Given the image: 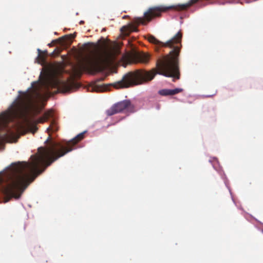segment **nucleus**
<instances>
[{
    "instance_id": "7",
    "label": "nucleus",
    "mask_w": 263,
    "mask_h": 263,
    "mask_svg": "<svg viewBox=\"0 0 263 263\" xmlns=\"http://www.w3.org/2000/svg\"><path fill=\"white\" fill-rule=\"evenodd\" d=\"M45 85L48 91L50 88L56 89L58 92L66 93L71 91L76 87V84L73 81H62L55 77L46 78Z\"/></svg>"
},
{
    "instance_id": "10",
    "label": "nucleus",
    "mask_w": 263,
    "mask_h": 263,
    "mask_svg": "<svg viewBox=\"0 0 263 263\" xmlns=\"http://www.w3.org/2000/svg\"><path fill=\"white\" fill-rule=\"evenodd\" d=\"M137 59L139 62L147 64L149 62L150 55L145 53H140L137 55Z\"/></svg>"
},
{
    "instance_id": "13",
    "label": "nucleus",
    "mask_w": 263,
    "mask_h": 263,
    "mask_svg": "<svg viewBox=\"0 0 263 263\" xmlns=\"http://www.w3.org/2000/svg\"><path fill=\"white\" fill-rule=\"evenodd\" d=\"M216 91H215L214 93H213V94L207 95L206 97H212L214 96H215L216 95Z\"/></svg>"
},
{
    "instance_id": "16",
    "label": "nucleus",
    "mask_w": 263,
    "mask_h": 263,
    "mask_svg": "<svg viewBox=\"0 0 263 263\" xmlns=\"http://www.w3.org/2000/svg\"><path fill=\"white\" fill-rule=\"evenodd\" d=\"M90 45H92V43H88L85 44V45L87 46H88V45L89 46Z\"/></svg>"
},
{
    "instance_id": "12",
    "label": "nucleus",
    "mask_w": 263,
    "mask_h": 263,
    "mask_svg": "<svg viewBox=\"0 0 263 263\" xmlns=\"http://www.w3.org/2000/svg\"><path fill=\"white\" fill-rule=\"evenodd\" d=\"M38 51H39V57H40L42 59V60H44V57H42L41 55V50L39 49H37Z\"/></svg>"
},
{
    "instance_id": "5",
    "label": "nucleus",
    "mask_w": 263,
    "mask_h": 263,
    "mask_svg": "<svg viewBox=\"0 0 263 263\" xmlns=\"http://www.w3.org/2000/svg\"><path fill=\"white\" fill-rule=\"evenodd\" d=\"M115 61V55L109 50H104L98 53L93 59L88 57L85 60L86 67L95 66L103 70L111 65Z\"/></svg>"
},
{
    "instance_id": "9",
    "label": "nucleus",
    "mask_w": 263,
    "mask_h": 263,
    "mask_svg": "<svg viewBox=\"0 0 263 263\" xmlns=\"http://www.w3.org/2000/svg\"><path fill=\"white\" fill-rule=\"evenodd\" d=\"M183 91L182 88H175L174 89H163L160 90L158 92L159 94L163 96H173L177 93H180Z\"/></svg>"
},
{
    "instance_id": "1",
    "label": "nucleus",
    "mask_w": 263,
    "mask_h": 263,
    "mask_svg": "<svg viewBox=\"0 0 263 263\" xmlns=\"http://www.w3.org/2000/svg\"><path fill=\"white\" fill-rule=\"evenodd\" d=\"M182 34L181 31L171 40L165 43L157 40L154 36L149 34L146 37L151 43L161 47H169L172 49L169 54L159 59L156 62L157 69L150 71L137 69L125 74L122 79L111 84L117 89L128 88L131 86L142 84L152 80L157 74L166 77H172L175 79H180L179 67V56L181 48Z\"/></svg>"
},
{
    "instance_id": "15",
    "label": "nucleus",
    "mask_w": 263,
    "mask_h": 263,
    "mask_svg": "<svg viewBox=\"0 0 263 263\" xmlns=\"http://www.w3.org/2000/svg\"><path fill=\"white\" fill-rule=\"evenodd\" d=\"M127 27L126 26H123L122 28H121V30L123 31V29H126Z\"/></svg>"
},
{
    "instance_id": "8",
    "label": "nucleus",
    "mask_w": 263,
    "mask_h": 263,
    "mask_svg": "<svg viewBox=\"0 0 263 263\" xmlns=\"http://www.w3.org/2000/svg\"><path fill=\"white\" fill-rule=\"evenodd\" d=\"M134 107L130 101L124 100L113 105L106 111L107 116H110L114 114L122 112L124 110L132 112Z\"/></svg>"
},
{
    "instance_id": "2",
    "label": "nucleus",
    "mask_w": 263,
    "mask_h": 263,
    "mask_svg": "<svg viewBox=\"0 0 263 263\" xmlns=\"http://www.w3.org/2000/svg\"><path fill=\"white\" fill-rule=\"evenodd\" d=\"M9 107L0 114V132L18 139L27 131L33 133V91H19Z\"/></svg>"
},
{
    "instance_id": "17",
    "label": "nucleus",
    "mask_w": 263,
    "mask_h": 263,
    "mask_svg": "<svg viewBox=\"0 0 263 263\" xmlns=\"http://www.w3.org/2000/svg\"><path fill=\"white\" fill-rule=\"evenodd\" d=\"M30 88H31V89H32V88H33V82H31V84H30Z\"/></svg>"
},
{
    "instance_id": "3",
    "label": "nucleus",
    "mask_w": 263,
    "mask_h": 263,
    "mask_svg": "<svg viewBox=\"0 0 263 263\" xmlns=\"http://www.w3.org/2000/svg\"><path fill=\"white\" fill-rule=\"evenodd\" d=\"M59 126L55 119H52L47 131L49 136L45 143V147L38 148L37 153L34 154V180L53 162L68 152L72 151L73 146L84 137L85 132L78 134L68 141L61 143L51 140V133L58 130Z\"/></svg>"
},
{
    "instance_id": "6",
    "label": "nucleus",
    "mask_w": 263,
    "mask_h": 263,
    "mask_svg": "<svg viewBox=\"0 0 263 263\" xmlns=\"http://www.w3.org/2000/svg\"><path fill=\"white\" fill-rule=\"evenodd\" d=\"M42 99L39 96L36 83L34 82V134L38 129L36 126L37 124L43 123L52 116V111L49 110L45 112L42 116L37 117V115L43 110L45 106Z\"/></svg>"
},
{
    "instance_id": "14",
    "label": "nucleus",
    "mask_w": 263,
    "mask_h": 263,
    "mask_svg": "<svg viewBox=\"0 0 263 263\" xmlns=\"http://www.w3.org/2000/svg\"><path fill=\"white\" fill-rule=\"evenodd\" d=\"M65 37V36L60 37V38H59V40L60 41H61L62 43H64L65 42V41H64Z\"/></svg>"
},
{
    "instance_id": "11",
    "label": "nucleus",
    "mask_w": 263,
    "mask_h": 263,
    "mask_svg": "<svg viewBox=\"0 0 263 263\" xmlns=\"http://www.w3.org/2000/svg\"><path fill=\"white\" fill-rule=\"evenodd\" d=\"M130 31H137L138 30L137 26L135 25H132L130 27Z\"/></svg>"
},
{
    "instance_id": "19",
    "label": "nucleus",
    "mask_w": 263,
    "mask_h": 263,
    "mask_svg": "<svg viewBox=\"0 0 263 263\" xmlns=\"http://www.w3.org/2000/svg\"><path fill=\"white\" fill-rule=\"evenodd\" d=\"M30 159H33V155H31Z\"/></svg>"
},
{
    "instance_id": "4",
    "label": "nucleus",
    "mask_w": 263,
    "mask_h": 263,
    "mask_svg": "<svg viewBox=\"0 0 263 263\" xmlns=\"http://www.w3.org/2000/svg\"><path fill=\"white\" fill-rule=\"evenodd\" d=\"M33 180V163L24 162L12 163L8 172L0 178L1 192L4 202L11 199H17Z\"/></svg>"
},
{
    "instance_id": "18",
    "label": "nucleus",
    "mask_w": 263,
    "mask_h": 263,
    "mask_svg": "<svg viewBox=\"0 0 263 263\" xmlns=\"http://www.w3.org/2000/svg\"><path fill=\"white\" fill-rule=\"evenodd\" d=\"M104 79H105V78H104V77H103V78H101L99 80V81H103V80H104Z\"/></svg>"
}]
</instances>
